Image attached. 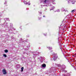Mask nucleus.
<instances>
[{"instance_id":"obj_10","label":"nucleus","mask_w":76,"mask_h":76,"mask_svg":"<svg viewBox=\"0 0 76 76\" xmlns=\"http://www.w3.org/2000/svg\"><path fill=\"white\" fill-rule=\"evenodd\" d=\"M71 12H75V10H72Z\"/></svg>"},{"instance_id":"obj_15","label":"nucleus","mask_w":76,"mask_h":76,"mask_svg":"<svg viewBox=\"0 0 76 76\" xmlns=\"http://www.w3.org/2000/svg\"><path fill=\"white\" fill-rule=\"evenodd\" d=\"M75 64L76 65V63H75Z\"/></svg>"},{"instance_id":"obj_8","label":"nucleus","mask_w":76,"mask_h":76,"mask_svg":"<svg viewBox=\"0 0 76 76\" xmlns=\"http://www.w3.org/2000/svg\"><path fill=\"white\" fill-rule=\"evenodd\" d=\"M70 1L71 2V3H73V2H74V0H70Z\"/></svg>"},{"instance_id":"obj_2","label":"nucleus","mask_w":76,"mask_h":76,"mask_svg":"<svg viewBox=\"0 0 76 76\" xmlns=\"http://www.w3.org/2000/svg\"><path fill=\"white\" fill-rule=\"evenodd\" d=\"M42 66L43 67H45L46 66V65L45 64H43L42 65Z\"/></svg>"},{"instance_id":"obj_4","label":"nucleus","mask_w":76,"mask_h":76,"mask_svg":"<svg viewBox=\"0 0 76 76\" xmlns=\"http://www.w3.org/2000/svg\"><path fill=\"white\" fill-rule=\"evenodd\" d=\"M23 67H22L21 68V72H22L23 71Z\"/></svg>"},{"instance_id":"obj_5","label":"nucleus","mask_w":76,"mask_h":76,"mask_svg":"<svg viewBox=\"0 0 76 76\" xmlns=\"http://www.w3.org/2000/svg\"><path fill=\"white\" fill-rule=\"evenodd\" d=\"M48 48V49H49V50H52V48H51V47H49Z\"/></svg>"},{"instance_id":"obj_13","label":"nucleus","mask_w":76,"mask_h":76,"mask_svg":"<svg viewBox=\"0 0 76 76\" xmlns=\"http://www.w3.org/2000/svg\"><path fill=\"white\" fill-rule=\"evenodd\" d=\"M44 35L45 36H46V35H47V34H44Z\"/></svg>"},{"instance_id":"obj_6","label":"nucleus","mask_w":76,"mask_h":76,"mask_svg":"<svg viewBox=\"0 0 76 76\" xmlns=\"http://www.w3.org/2000/svg\"><path fill=\"white\" fill-rule=\"evenodd\" d=\"M4 52H5V53H8V50H5Z\"/></svg>"},{"instance_id":"obj_1","label":"nucleus","mask_w":76,"mask_h":76,"mask_svg":"<svg viewBox=\"0 0 76 76\" xmlns=\"http://www.w3.org/2000/svg\"><path fill=\"white\" fill-rule=\"evenodd\" d=\"M2 72L3 75L6 74V73H7L6 70V69H3L2 70Z\"/></svg>"},{"instance_id":"obj_14","label":"nucleus","mask_w":76,"mask_h":76,"mask_svg":"<svg viewBox=\"0 0 76 76\" xmlns=\"http://www.w3.org/2000/svg\"><path fill=\"white\" fill-rule=\"evenodd\" d=\"M43 17L44 18V17H45V16L43 15Z\"/></svg>"},{"instance_id":"obj_7","label":"nucleus","mask_w":76,"mask_h":76,"mask_svg":"<svg viewBox=\"0 0 76 76\" xmlns=\"http://www.w3.org/2000/svg\"><path fill=\"white\" fill-rule=\"evenodd\" d=\"M3 56L5 57H7V55H6L5 54H4L3 55Z\"/></svg>"},{"instance_id":"obj_9","label":"nucleus","mask_w":76,"mask_h":76,"mask_svg":"<svg viewBox=\"0 0 76 76\" xmlns=\"http://www.w3.org/2000/svg\"><path fill=\"white\" fill-rule=\"evenodd\" d=\"M48 0H45L44 1V2L45 3H46V2H47V1H48Z\"/></svg>"},{"instance_id":"obj_12","label":"nucleus","mask_w":76,"mask_h":76,"mask_svg":"<svg viewBox=\"0 0 76 76\" xmlns=\"http://www.w3.org/2000/svg\"><path fill=\"white\" fill-rule=\"evenodd\" d=\"M52 8H53V9H54L55 7H52Z\"/></svg>"},{"instance_id":"obj_11","label":"nucleus","mask_w":76,"mask_h":76,"mask_svg":"<svg viewBox=\"0 0 76 76\" xmlns=\"http://www.w3.org/2000/svg\"><path fill=\"white\" fill-rule=\"evenodd\" d=\"M50 53H52V52H53V50H50Z\"/></svg>"},{"instance_id":"obj_3","label":"nucleus","mask_w":76,"mask_h":76,"mask_svg":"<svg viewBox=\"0 0 76 76\" xmlns=\"http://www.w3.org/2000/svg\"><path fill=\"white\" fill-rule=\"evenodd\" d=\"M57 58H58V56H57V57H54L53 58V60H57Z\"/></svg>"}]
</instances>
